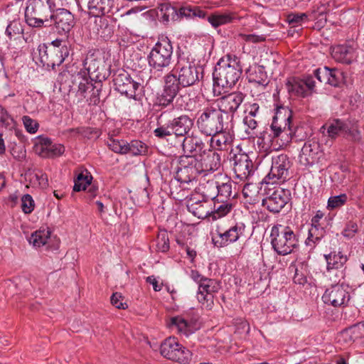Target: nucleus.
Masks as SVG:
<instances>
[{"instance_id": "nucleus-61", "label": "nucleus", "mask_w": 364, "mask_h": 364, "mask_svg": "<svg viewBox=\"0 0 364 364\" xmlns=\"http://www.w3.org/2000/svg\"><path fill=\"white\" fill-rule=\"evenodd\" d=\"M358 231V225L355 221L350 220L347 223L345 228L343 229L342 234L345 237L351 238Z\"/></svg>"}, {"instance_id": "nucleus-21", "label": "nucleus", "mask_w": 364, "mask_h": 364, "mask_svg": "<svg viewBox=\"0 0 364 364\" xmlns=\"http://www.w3.org/2000/svg\"><path fill=\"white\" fill-rule=\"evenodd\" d=\"M232 161L235 178L239 180L236 183L249 180L255 171V166L249 156L246 154H235Z\"/></svg>"}, {"instance_id": "nucleus-17", "label": "nucleus", "mask_w": 364, "mask_h": 364, "mask_svg": "<svg viewBox=\"0 0 364 364\" xmlns=\"http://www.w3.org/2000/svg\"><path fill=\"white\" fill-rule=\"evenodd\" d=\"M33 151L42 158H55L62 156L65 148L61 144H53L48 137L38 136L35 139Z\"/></svg>"}, {"instance_id": "nucleus-56", "label": "nucleus", "mask_w": 364, "mask_h": 364, "mask_svg": "<svg viewBox=\"0 0 364 364\" xmlns=\"http://www.w3.org/2000/svg\"><path fill=\"white\" fill-rule=\"evenodd\" d=\"M83 64L85 66L84 70L87 71L88 75H90V73H93L99 70L101 61L100 60L95 58L94 55H90L85 58Z\"/></svg>"}, {"instance_id": "nucleus-47", "label": "nucleus", "mask_w": 364, "mask_h": 364, "mask_svg": "<svg viewBox=\"0 0 364 364\" xmlns=\"http://www.w3.org/2000/svg\"><path fill=\"white\" fill-rule=\"evenodd\" d=\"M92 180V176L87 170L82 171L75 179L73 191L79 192L86 190L87 187L90 186Z\"/></svg>"}, {"instance_id": "nucleus-14", "label": "nucleus", "mask_w": 364, "mask_h": 364, "mask_svg": "<svg viewBox=\"0 0 364 364\" xmlns=\"http://www.w3.org/2000/svg\"><path fill=\"white\" fill-rule=\"evenodd\" d=\"M290 161L286 154H279L272 158L269 173L263 179L266 183H283L289 177Z\"/></svg>"}, {"instance_id": "nucleus-27", "label": "nucleus", "mask_w": 364, "mask_h": 364, "mask_svg": "<svg viewBox=\"0 0 364 364\" xmlns=\"http://www.w3.org/2000/svg\"><path fill=\"white\" fill-rule=\"evenodd\" d=\"M93 20L90 23V29L98 37L105 40L110 38L114 33V25L112 19L106 16H92Z\"/></svg>"}, {"instance_id": "nucleus-43", "label": "nucleus", "mask_w": 364, "mask_h": 364, "mask_svg": "<svg viewBox=\"0 0 364 364\" xmlns=\"http://www.w3.org/2000/svg\"><path fill=\"white\" fill-rule=\"evenodd\" d=\"M203 146L202 139L193 134L191 135L187 134L183 139L182 147L185 153L192 154L200 150Z\"/></svg>"}, {"instance_id": "nucleus-54", "label": "nucleus", "mask_w": 364, "mask_h": 364, "mask_svg": "<svg viewBox=\"0 0 364 364\" xmlns=\"http://www.w3.org/2000/svg\"><path fill=\"white\" fill-rule=\"evenodd\" d=\"M157 251L167 252L170 249L169 238L166 231H161L156 239Z\"/></svg>"}, {"instance_id": "nucleus-36", "label": "nucleus", "mask_w": 364, "mask_h": 364, "mask_svg": "<svg viewBox=\"0 0 364 364\" xmlns=\"http://www.w3.org/2000/svg\"><path fill=\"white\" fill-rule=\"evenodd\" d=\"M213 207H211L210 219L216 220L226 216L232 209V205L228 200H213Z\"/></svg>"}, {"instance_id": "nucleus-8", "label": "nucleus", "mask_w": 364, "mask_h": 364, "mask_svg": "<svg viewBox=\"0 0 364 364\" xmlns=\"http://www.w3.org/2000/svg\"><path fill=\"white\" fill-rule=\"evenodd\" d=\"M72 66L62 71L58 77L61 84H67L68 80L72 85H68L71 89L76 91L77 102H81L87 97V90L92 89V80L85 70L80 69L79 71H74Z\"/></svg>"}, {"instance_id": "nucleus-26", "label": "nucleus", "mask_w": 364, "mask_h": 364, "mask_svg": "<svg viewBox=\"0 0 364 364\" xmlns=\"http://www.w3.org/2000/svg\"><path fill=\"white\" fill-rule=\"evenodd\" d=\"M201 198L191 196L187 203L188 210L198 218L210 219L213 200L210 196H202Z\"/></svg>"}, {"instance_id": "nucleus-38", "label": "nucleus", "mask_w": 364, "mask_h": 364, "mask_svg": "<svg viewBox=\"0 0 364 364\" xmlns=\"http://www.w3.org/2000/svg\"><path fill=\"white\" fill-rule=\"evenodd\" d=\"M285 87L290 95L304 97L306 95L305 83L298 77H289Z\"/></svg>"}, {"instance_id": "nucleus-42", "label": "nucleus", "mask_w": 364, "mask_h": 364, "mask_svg": "<svg viewBox=\"0 0 364 364\" xmlns=\"http://www.w3.org/2000/svg\"><path fill=\"white\" fill-rule=\"evenodd\" d=\"M206 11L196 6L186 5L178 9V21L183 17H186L187 18L195 17L205 18L206 17Z\"/></svg>"}, {"instance_id": "nucleus-16", "label": "nucleus", "mask_w": 364, "mask_h": 364, "mask_svg": "<svg viewBox=\"0 0 364 364\" xmlns=\"http://www.w3.org/2000/svg\"><path fill=\"white\" fill-rule=\"evenodd\" d=\"M163 89L156 97V105L162 108H166L172 105L177 97L180 87L177 85V80L172 74H166L164 77Z\"/></svg>"}, {"instance_id": "nucleus-22", "label": "nucleus", "mask_w": 364, "mask_h": 364, "mask_svg": "<svg viewBox=\"0 0 364 364\" xmlns=\"http://www.w3.org/2000/svg\"><path fill=\"white\" fill-rule=\"evenodd\" d=\"M323 156L319 143L316 141L309 140L304 143L300 154L299 163L308 168L318 164Z\"/></svg>"}, {"instance_id": "nucleus-51", "label": "nucleus", "mask_w": 364, "mask_h": 364, "mask_svg": "<svg viewBox=\"0 0 364 364\" xmlns=\"http://www.w3.org/2000/svg\"><path fill=\"white\" fill-rule=\"evenodd\" d=\"M347 201L348 196L346 193L333 196L328 198L326 208L329 210H335L343 206Z\"/></svg>"}, {"instance_id": "nucleus-62", "label": "nucleus", "mask_w": 364, "mask_h": 364, "mask_svg": "<svg viewBox=\"0 0 364 364\" xmlns=\"http://www.w3.org/2000/svg\"><path fill=\"white\" fill-rule=\"evenodd\" d=\"M110 300L112 304L117 309H126L128 307L127 303L123 301V296L119 292L113 293Z\"/></svg>"}, {"instance_id": "nucleus-11", "label": "nucleus", "mask_w": 364, "mask_h": 364, "mask_svg": "<svg viewBox=\"0 0 364 364\" xmlns=\"http://www.w3.org/2000/svg\"><path fill=\"white\" fill-rule=\"evenodd\" d=\"M160 353L164 358L186 364L191 359V352L183 346L175 337L166 338L161 344Z\"/></svg>"}, {"instance_id": "nucleus-44", "label": "nucleus", "mask_w": 364, "mask_h": 364, "mask_svg": "<svg viewBox=\"0 0 364 364\" xmlns=\"http://www.w3.org/2000/svg\"><path fill=\"white\" fill-rule=\"evenodd\" d=\"M248 79L250 82L263 87L268 85L267 75L263 66H255L253 70L249 71Z\"/></svg>"}, {"instance_id": "nucleus-18", "label": "nucleus", "mask_w": 364, "mask_h": 364, "mask_svg": "<svg viewBox=\"0 0 364 364\" xmlns=\"http://www.w3.org/2000/svg\"><path fill=\"white\" fill-rule=\"evenodd\" d=\"M114 89L128 98L136 100V91L140 84L132 80L129 74L124 70H119L113 75Z\"/></svg>"}, {"instance_id": "nucleus-19", "label": "nucleus", "mask_w": 364, "mask_h": 364, "mask_svg": "<svg viewBox=\"0 0 364 364\" xmlns=\"http://www.w3.org/2000/svg\"><path fill=\"white\" fill-rule=\"evenodd\" d=\"M245 225L242 223H236L228 230L222 231L219 228L212 237L213 242L218 247H223L231 243L237 242L240 237L244 235Z\"/></svg>"}, {"instance_id": "nucleus-23", "label": "nucleus", "mask_w": 364, "mask_h": 364, "mask_svg": "<svg viewBox=\"0 0 364 364\" xmlns=\"http://www.w3.org/2000/svg\"><path fill=\"white\" fill-rule=\"evenodd\" d=\"M289 190L278 188L262 200V205L269 212L279 213L290 200Z\"/></svg>"}, {"instance_id": "nucleus-33", "label": "nucleus", "mask_w": 364, "mask_h": 364, "mask_svg": "<svg viewBox=\"0 0 364 364\" xmlns=\"http://www.w3.org/2000/svg\"><path fill=\"white\" fill-rule=\"evenodd\" d=\"M156 9V14L161 22L167 24L171 21H178V9L169 2L159 4Z\"/></svg>"}, {"instance_id": "nucleus-1", "label": "nucleus", "mask_w": 364, "mask_h": 364, "mask_svg": "<svg viewBox=\"0 0 364 364\" xmlns=\"http://www.w3.org/2000/svg\"><path fill=\"white\" fill-rule=\"evenodd\" d=\"M241 75L242 67L237 57L228 55L221 58L213 73L214 95L219 96L225 92V89L235 86Z\"/></svg>"}, {"instance_id": "nucleus-39", "label": "nucleus", "mask_w": 364, "mask_h": 364, "mask_svg": "<svg viewBox=\"0 0 364 364\" xmlns=\"http://www.w3.org/2000/svg\"><path fill=\"white\" fill-rule=\"evenodd\" d=\"M346 122L340 119H334L328 123L322 126L321 129H326L328 137L336 139L339 134H343Z\"/></svg>"}, {"instance_id": "nucleus-15", "label": "nucleus", "mask_w": 364, "mask_h": 364, "mask_svg": "<svg viewBox=\"0 0 364 364\" xmlns=\"http://www.w3.org/2000/svg\"><path fill=\"white\" fill-rule=\"evenodd\" d=\"M192 161L197 166L200 174L204 176L219 169L221 166L220 155L213 150L203 151L198 156H192Z\"/></svg>"}, {"instance_id": "nucleus-31", "label": "nucleus", "mask_w": 364, "mask_h": 364, "mask_svg": "<svg viewBox=\"0 0 364 364\" xmlns=\"http://www.w3.org/2000/svg\"><path fill=\"white\" fill-rule=\"evenodd\" d=\"M331 55L337 62L350 64L355 58V50L350 46L338 45L333 47Z\"/></svg>"}, {"instance_id": "nucleus-40", "label": "nucleus", "mask_w": 364, "mask_h": 364, "mask_svg": "<svg viewBox=\"0 0 364 364\" xmlns=\"http://www.w3.org/2000/svg\"><path fill=\"white\" fill-rule=\"evenodd\" d=\"M343 137L355 144H362L363 136L357 122L347 123L343 134Z\"/></svg>"}, {"instance_id": "nucleus-24", "label": "nucleus", "mask_w": 364, "mask_h": 364, "mask_svg": "<svg viewBox=\"0 0 364 364\" xmlns=\"http://www.w3.org/2000/svg\"><path fill=\"white\" fill-rule=\"evenodd\" d=\"M50 18L51 26L54 25L60 34L68 33L75 24L73 14L65 9L53 10Z\"/></svg>"}, {"instance_id": "nucleus-59", "label": "nucleus", "mask_w": 364, "mask_h": 364, "mask_svg": "<svg viewBox=\"0 0 364 364\" xmlns=\"http://www.w3.org/2000/svg\"><path fill=\"white\" fill-rule=\"evenodd\" d=\"M35 207V203L32 196L29 194H25L21 198V209L26 214L31 213Z\"/></svg>"}, {"instance_id": "nucleus-5", "label": "nucleus", "mask_w": 364, "mask_h": 364, "mask_svg": "<svg viewBox=\"0 0 364 364\" xmlns=\"http://www.w3.org/2000/svg\"><path fill=\"white\" fill-rule=\"evenodd\" d=\"M232 120V116L223 114L217 108L210 106L203 110L196 124L201 133L210 136L220 131L228 129Z\"/></svg>"}, {"instance_id": "nucleus-64", "label": "nucleus", "mask_w": 364, "mask_h": 364, "mask_svg": "<svg viewBox=\"0 0 364 364\" xmlns=\"http://www.w3.org/2000/svg\"><path fill=\"white\" fill-rule=\"evenodd\" d=\"M241 38L250 43H260L265 41V37L263 35H256V34H240Z\"/></svg>"}, {"instance_id": "nucleus-53", "label": "nucleus", "mask_w": 364, "mask_h": 364, "mask_svg": "<svg viewBox=\"0 0 364 364\" xmlns=\"http://www.w3.org/2000/svg\"><path fill=\"white\" fill-rule=\"evenodd\" d=\"M287 20L292 26H301L309 21V11L306 13H291L288 14Z\"/></svg>"}, {"instance_id": "nucleus-7", "label": "nucleus", "mask_w": 364, "mask_h": 364, "mask_svg": "<svg viewBox=\"0 0 364 364\" xmlns=\"http://www.w3.org/2000/svg\"><path fill=\"white\" fill-rule=\"evenodd\" d=\"M270 238L272 249L279 255H289L299 246L298 234L289 226L282 225L273 226L271 230Z\"/></svg>"}, {"instance_id": "nucleus-20", "label": "nucleus", "mask_w": 364, "mask_h": 364, "mask_svg": "<svg viewBox=\"0 0 364 364\" xmlns=\"http://www.w3.org/2000/svg\"><path fill=\"white\" fill-rule=\"evenodd\" d=\"M220 289V285L217 280L207 277L198 287V301L207 309H211L213 306L214 294Z\"/></svg>"}, {"instance_id": "nucleus-2", "label": "nucleus", "mask_w": 364, "mask_h": 364, "mask_svg": "<svg viewBox=\"0 0 364 364\" xmlns=\"http://www.w3.org/2000/svg\"><path fill=\"white\" fill-rule=\"evenodd\" d=\"M179 87L192 86L200 80L199 70L195 63V58L186 46L178 47L177 62L171 73Z\"/></svg>"}, {"instance_id": "nucleus-48", "label": "nucleus", "mask_w": 364, "mask_h": 364, "mask_svg": "<svg viewBox=\"0 0 364 364\" xmlns=\"http://www.w3.org/2000/svg\"><path fill=\"white\" fill-rule=\"evenodd\" d=\"M126 154H130L133 156L141 155L146 153V145L139 140H132L130 143L126 141Z\"/></svg>"}, {"instance_id": "nucleus-4", "label": "nucleus", "mask_w": 364, "mask_h": 364, "mask_svg": "<svg viewBox=\"0 0 364 364\" xmlns=\"http://www.w3.org/2000/svg\"><path fill=\"white\" fill-rule=\"evenodd\" d=\"M296 126L292 122V111L286 106H277L270 125L269 136L280 138L282 144H287L295 135Z\"/></svg>"}, {"instance_id": "nucleus-29", "label": "nucleus", "mask_w": 364, "mask_h": 364, "mask_svg": "<svg viewBox=\"0 0 364 364\" xmlns=\"http://www.w3.org/2000/svg\"><path fill=\"white\" fill-rule=\"evenodd\" d=\"M330 6V2L320 3V4L314 6L309 11V21H315L314 28L320 30L324 27L327 18L326 13Z\"/></svg>"}, {"instance_id": "nucleus-37", "label": "nucleus", "mask_w": 364, "mask_h": 364, "mask_svg": "<svg viewBox=\"0 0 364 364\" xmlns=\"http://www.w3.org/2000/svg\"><path fill=\"white\" fill-rule=\"evenodd\" d=\"M326 235V229L322 225H311L308 232V237L305 240V245L311 248L320 242Z\"/></svg>"}, {"instance_id": "nucleus-63", "label": "nucleus", "mask_w": 364, "mask_h": 364, "mask_svg": "<svg viewBox=\"0 0 364 364\" xmlns=\"http://www.w3.org/2000/svg\"><path fill=\"white\" fill-rule=\"evenodd\" d=\"M245 113L246 116L256 118L259 113V105L257 102H249L245 105Z\"/></svg>"}, {"instance_id": "nucleus-13", "label": "nucleus", "mask_w": 364, "mask_h": 364, "mask_svg": "<svg viewBox=\"0 0 364 364\" xmlns=\"http://www.w3.org/2000/svg\"><path fill=\"white\" fill-rule=\"evenodd\" d=\"M351 290V287L345 283L331 284L326 289L322 300L334 307L345 306L350 299Z\"/></svg>"}, {"instance_id": "nucleus-46", "label": "nucleus", "mask_w": 364, "mask_h": 364, "mask_svg": "<svg viewBox=\"0 0 364 364\" xmlns=\"http://www.w3.org/2000/svg\"><path fill=\"white\" fill-rule=\"evenodd\" d=\"M50 233L48 228L40 229L31 235L29 242L33 244L34 247H42L48 243L50 237Z\"/></svg>"}, {"instance_id": "nucleus-25", "label": "nucleus", "mask_w": 364, "mask_h": 364, "mask_svg": "<svg viewBox=\"0 0 364 364\" xmlns=\"http://www.w3.org/2000/svg\"><path fill=\"white\" fill-rule=\"evenodd\" d=\"M244 98L245 95L241 92H233L223 95L215 100L217 109L223 114L233 117Z\"/></svg>"}, {"instance_id": "nucleus-57", "label": "nucleus", "mask_w": 364, "mask_h": 364, "mask_svg": "<svg viewBox=\"0 0 364 364\" xmlns=\"http://www.w3.org/2000/svg\"><path fill=\"white\" fill-rule=\"evenodd\" d=\"M100 87L92 84V89L87 90V97L85 98L89 105H96L100 102Z\"/></svg>"}, {"instance_id": "nucleus-60", "label": "nucleus", "mask_w": 364, "mask_h": 364, "mask_svg": "<svg viewBox=\"0 0 364 364\" xmlns=\"http://www.w3.org/2000/svg\"><path fill=\"white\" fill-rule=\"evenodd\" d=\"M33 183H37L40 188L44 189L48 186V176L41 171L35 172L31 178Z\"/></svg>"}, {"instance_id": "nucleus-50", "label": "nucleus", "mask_w": 364, "mask_h": 364, "mask_svg": "<svg viewBox=\"0 0 364 364\" xmlns=\"http://www.w3.org/2000/svg\"><path fill=\"white\" fill-rule=\"evenodd\" d=\"M23 28L20 18H16L11 21L6 29V36L11 39L16 36L23 34Z\"/></svg>"}, {"instance_id": "nucleus-58", "label": "nucleus", "mask_w": 364, "mask_h": 364, "mask_svg": "<svg viewBox=\"0 0 364 364\" xmlns=\"http://www.w3.org/2000/svg\"><path fill=\"white\" fill-rule=\"evenodd\" d=\"M22 122L26 130L28 133L35 134L38 132L39 124L36 119H32L29 116L25 115L22 117Z\"/></svg>"}, {"instance_id": "nucleus-12", "label": "nucleus", "mask_w": 364, "mask_h": 364, "mask_svg": "<svg viewBox=\"0 0 364 364\" xmlns=\"http://www.w3.org/2000/svg\"><path fill=\"white\" fill-rule=\"evenodd\" d=\"M38 55L35 58L42 66L53 69L55 66L60 65L69 55L68 48L48 47L45 43L38 46Z\"/></svg>"}, {"instance_id": "nucleus-6", "label": "nucleus", "mask_w": 364, "mask_h": 364, "mask_svg": "<svg viewBox=\"0 0 364 364\" xmlns=\"http://www.w3.org/2000/svg\"><path fill=\"white\" fill-rule=\"evenodd\" d=\"M166 115V112H162L157 119L158 127L154 130L156 137L165 139L173 134L176 136L184 137L189 133L193 125V122L191 117L186 114H181L164 123V119Z\"/></svg>"}, {"instance_id": "nucleus-55", "label": "nucleus", "mask_w": 364, "mask_h": 364, "mask_svg": "<svg viewBox=\"0 0 364 364\" xmlns=\"http://www.w3.org/2000/svg\"><path fill=\"white\" fill-rule=\"evenodd\" d=\"M107 144L109 149L115 153L126 154V141L109 137L107 141Z\"/></svg>"}, {"instance_id": "nucleus-35", "label": "nucleus", "mask_w": 364, "mask_h": 364, "mask_svg": "<svg viewBox=\"0 0 364 364\" xmlns=\"http://www.w3.org/2000/svg\"><path fill=\"white\" fill-rule=\"evenodd\" d=\"M236 19V15L231 12L215 11L207 16L208 21L215 28L232 23Z\"/></svg>"}, {"instance_id": "nucleus-9", "label": "nucleus", "mask_w": 364, "mask_h": 364, "mask_svg": "<svg viewBox=\"0 0 364 364\" xmlns=\"http://www.w3.org/2000/svg\"><path fill=\"white\" fill-rule=\"evenodd\" d=\"M173 46L170 40L165 38L158 41L148 55V63L151 69L163 72L171 63Z\"/></svg>"}, {"instance_id": "nucleus-10", "label": "nucleus", "mask_w": 364, "mask_h": 364, "mask_svg": "<svg viewBox=\"0 0 364 364\" xmlns=\"http://www.w3.org/2000/svg\"><path fill=\"white\" fill-rule=\"evenodd\" d=\"M191 159L192 156H181L176 172L175 178L180 183V187L183 190H189L193 187L196 184L197 176L200 174Z\"/></svg>"}, {"instance_id": "nucleus-49", "label": "nucleus", "mask_w": 364, "mask_h": 364, "mask_svg": "<svg viewBox=\"0 0 364 364\" xmlns=\"http://www.w3.org/2000/svg\"><path fill=\"white\" fill-rule=\"evenodd\" d=\"M346 268H326V277L332 284H340V282L346 277Z\"/></svg>"}, {"instance_id": "nucleus-32", "label": "nucleus", "mask_w": 364, "mask_h": 364, "mask_svg": "<svg viewBox=\"0 0 364 364\" xmlns=\"http://www.w3.org/2000/svg\"><path fill=\"white\" fill-rule=\"evenodd\" d=\"M167 325L171 329L176 330L178 333L186 336H188L196 330L193 323L179 316L171 317Z\"/></svg>"}, {"instance_id": "nucleus-3", "label": "nucleus", "mask_w": 364, "mask_h": 364, "mask_svg": "<svg viewBox=\"0 0 364 364\" xmlns=\"http://www.w3.org/2000/svg\"><path fill=\"white\" fill-rule=\"evenodd\" d=\"M55 7L53 0H28L24 11L26 23L36 29L51 26L50 15Z\"/></svg>"}, {"instance_id": "nucleus-41", "label": "nucleus", "mask_w": 364, "mask_h": 364, "mask_svg": "<svg viewBox=\"0 0 364 364\" xmlns=\"http://www.w3.org/2000/svg\"><path fill=\"white\" fill-rule=\"evenodd\" d=\"M209 185L218 191V195L216 196H210L212 200L217 199L218 200H228L230 197H232V183L230 181L222 183L221 184H219L218 182L213 181L210 183Z\"/></svg>"}, {"instance_id": "nucleus-34", "label": "nucleus", "mask_w": 364, "mask_h": 364, "mask_svg": "<svg viewBox=\"0 0 364 364\" xmlns=\"http://www.w3.org/2000/svg\"><path fill=\"white\" fill-rule=\"evenodd\" d=\"M210 136V146L216 150H225L232 142V136L230 133L229 129L220 131Z\"/></svg>"}, {"instance_id": "nucleus-30", "label": "nucleus", "mask_w": 364, "mask_h": 364, "mask_svg": "<svg viewBox=\"0 0 364 364\" xmlns=\"http://www.w3.org/2000/svg\"><path fill=\"white\" fill-rule=\"evenodd\" d=\"M114 0H89L88 9L92 16H107L112 13Z\"/></svg>"}, {"instance_id": "nucleus-45", "label": "nucleus", "mask_w": 364, "mask_h": 364, "mask_svg": "<svg viewBox=\"0 0 364 364\" xmlns=\"http://www.w3.org/2000/svg\"><path fill=\"white\" fill-rule=\"evenodd\" d=\"M326 261V268H344L348 258L346 255L341 252H331L329 254L324 255Z\"/></svg>"}, {"instance_id": "nucleus-28", "label": "nucleus", "mask_w": 364, "mask_h": 364, "mask_svg": "<svg viewBox=\"0 0 364 364\" xmlns=\"http://www.w3.org/2000/svg\"><path fill=\"white\" fill-rule=\"evenodd\" d=\"M314 75L319 82L333 87L338 86L343 80V73L340 70L330 69L326 66L314 70Z\"/></svg>"}, {"instance_id": "nucleus-52", "label": "nucleus", "mask_w": 364, "mask_h": 364, "mask_svg": "<svg viewBox=\"0 0 364 364\" xmlns=\"http://www.w3.org/2000/svg\"><path fill=\"white\" fill-rule=\"evenodd\" d=\"M245 128V133L247 138H254L256 135L255 129L257 127V121L255 118L245 116L242 120Z\"/></svg>"}]
</instances>
